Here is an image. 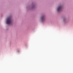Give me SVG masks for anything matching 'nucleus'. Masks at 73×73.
Segmentation results:
<instances>
[{
	"label": "nucleus",
	"instance_id": "1",
	"mask_svg": "<svg viewBox=\"0 0 73 73\" xmlns=\"http://www.w3.org/2000/svg\"><path fill=\"white\" fill-rule=\"evenodd\" d=\"M6 23L7 24H11L12 23V20L10 17L8 18L7 20Z\"/></svg>",
	"mask_w": 73,
	"mask_h": 73
},
{
	"label": "nucleus",
	"instance_id": "2",
	"mask_svg": "<svg viewBox=\"0 0 73 73\" xmlns=\"http://www.w3.org/2000/svg\"><path fill=\"white\" fill-rule=\"evenodd\" d=\"M62 9V6H60L58 8L57 11L58 12H60L61 10Z\"/></svg>",
	"mask_w": 73,
	"mask_h": 73
},
{
	"label": "nucleus",
	"instance_id": "3",
	"mask_svg": "<svg viewBox=\"0 0 73 73\" xmlns=\"http://www.w3.org/2000/svg\"><path fill=\"white\" fill-rule=\"evenodd\" d=\"M41 19L42 21H44V20L45 17H44V16H42L41 17Z\"/></svg>",
	"mask_w": 73,
	"mask_h": 73
}]
</instances>
